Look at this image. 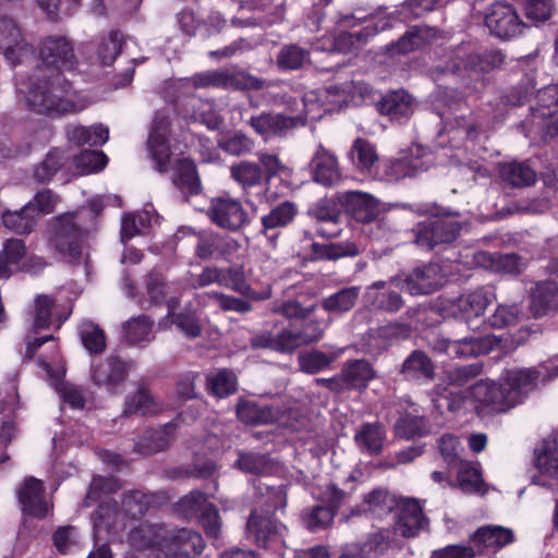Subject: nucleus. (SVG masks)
Instances as JSON below:
<instances>
[{
	"mask_svg": "<svg viewBox=\"0 0 558 558\" xmlns=\"http://www.w3.org/2000/svg\"><path fill=\"white\" fill-rule=\"evenodd\" d=\"M16 93L33 111L48 117H62L83 111L88 101L72 89L64 75L46 74L34 70L32 74H17Z\"/></svg>",
	"mask_w": 558,
	"mask_h": 558,
	"instance_id": "f257e3e1",
	"label": "nucleus"
},
{
	"mask_svg": "<svg viewBox=\"0 0 558 558\" xmlns=\"http://www.w3.org/2000/svg\"><path fill=\"white\" fill-rule=\"evenodd\" d=\"M541 372L534 368L506 369L499 383L480 380L466 390L470 399L477 409L489 408L492 411L505 412L522 401L524 395L531 391Z\"/></svg>",
	"mask_w": 558,
	"mask_h": 558,
	"instance_id": "f03ea898",
	"label": "nucleus"
},
{
	"mask_svg": "<svg viewBox=\"0 0 558 558\" xmlns=\"http://www.w3.org/2000/svg\"><path fill=\"white\" fill-rule=\"evenodd\" d=\"M496 298L493 287L483 286L457 296L442 299L439 304V312L445 318H456L470 323L483 316L487 307L496 301Z\"/></svg>",
	"mask_w": 558,
	"mask_h": 558,
	"instance_id": "7ed1b4c3",
	"label": "nucleus"
},
{
	"mask_svg": "<svg viewBox=\"0 0 558 558\" xmlns=\"http://www.w3.org/2000/svg\"><path fill=\"white\" fill-rule=\"evenodd\" d=\"M311 493L314 498L328 505L315 506L303 511L304 525L314 532L327 527L332 522L337 509L345 498V493L331 483L313 485Z\"/></svg>",
	"mask_w": 558,
	"mask_h": 558,
	"instance_id": "20e7f679",
	"label": "nucleus"
},
{
	"mask_svg": "<svg viewBox=\"0 0 558 558\" xmlns=\"http://www.w3.org/2000/svg\"><path fill=\"white\" fill-rule=\"evenodd\" d=\"M157 544V558H195L204 548L199 533L191 529L163 526Z\"/></svg>",
	"mask_w": 558,
	"mask_h": 558,
	"instance_id": "39448f33",
	"label": "nucleus"
},
{
	"mask_svg": "<svg viewBox=\"0 0 558 558\" xmlns=\"http://www.w3.org/2000/svg\"><path fill=\"white\" fill-rule=\"evenodd\" d=\"M439 1L440 0H411L405 2L398 11L391 13L388 17L379 20L373 32L368 31V26H366L363 31L341 34L336 40V47L340 49L341 41H348L350 46L361 44L365 41L367 37L392 27L395 21L403 22L422 16L425 12L433 10Z\"/></svg>",
	"mask_w": 558,
	"mask_h": 558,
	"instance_id": "423d86ee",
	"label": "nucleus"
},
{
	"mask_svg": "<svg viewBox=\"0 0 558 558\" xmlns=\"http://www.w3.org/2000/svg\"><path fill=\"white\" fill-rule=\"evenodd\" d=\"M38 58L46 74L64 75L65 72L74 70L76 60L71 43L62 36H48L38 45Z\"/></svg>",
	"mask_w": 558,
	"mask_h": 558,
	"instance_id": "0eeeda50",
	"label": "nucleus"
},
{
	"mask_svg": "<svg viewBox=\"0 0 558 558\" xmlns=\"http://www.w3.org/2000/svg\"><path fill=\"white\" fill-rule=\"evenodd\" d=\"M350 86L330 85L305 93L302 98L304 119H320L323 112H331L350 101Z\"/></svg>",
	"mask_w": 558,
	"mask_h": 558,
	"instance_id": "6e6552de",
	"label": "nucleus"
},
{
	"mask_svg": "<svg viewBox=\"0 0 558 558\" xmlns=\"http://www.w3.org/2000/svg\"><path fill=\"white\" fill-rule=\"evenodd\" d=\"M430 161L426 149L416 146L411 149L409 155L378 163L375 175L379 180L396 182L426 171Z\"/></svg>",
	"mask_w": 558,
	"mask_h": 558,
	"instance_id": "1a4fd4ad",
	"label": "nucleus"
},
{
	"mask_svg": "<svg viewBox=\"0 0 558 558\" xmlns=\"http://www.w3.org/2000/svg\"><path fill=\"white\" fill-rule=\"evenodd\" d=\"M0 50L12 66L23 63L33 53L20 25L8 16H0Z\"/></svg>",
	"mask_w": 558,
	"mask_h": 558,
	"instance_id": "9d476101",
	"label": "nucleus"
},
{
	"mask_svg": "<svg viewBox=\"0 0 558 558\" xmlns=\"http://www.w3.org/2000/svg\"><path fill=\"white\" fill-rule=\"evenodd\" d=\"M84 236V231L76 226L74 216L64 215L57 218L51 241L62 257L75 262L82 256Z\"/></svg>",
	"mask_w": 558,
	"mask_h": 558,
	"instance_id": "9b49d317",
	"label": "nucleus"
},
{
	"mask_svg": "<svg viewBox=\"0 0 558 558\" xmlns=\"http://www.w3.org/2000/svg\"><path fill=\"white\" fill-rule=\"evenodd\" d=\"M459 232L460 226L457 221L436 214L417 225L415 242L418 246L430 250L437 244L452 242Z\"/></svg>",
	"mask_w": 558,
	"mask_h": 558,
	"instance_id": "f8f14e48",
	"label": "nucleus"
},
{
	"mask_svg": "<svg viewBox=\"0 0 558 558\" xmlns=\"http://www.w3.org/2000/svg\"><path fill=\"white\" fill-rule=\"evenodd\" d=\"M339 204L355 221L368 223L387 210L386 205L369 193L345 191L337 195Z\"/></svg>",
	"mask_w": 558,
	"mask_h": 558,
	"instance_id": "ddd939ff",
	"label": "nucleus"
},
{
	"mask_svg": "<svg viewBox=\"0 0 558 558\" xmlns=\"http://www.w3.org/2000/svg\"><path fill=\"white\" fill-rule=\"evenodd\" d=\"M131 367V362L110 355L106 360L92 363L90 378L96 386L105 388L110 395H118Z\"/></svg>",
	"mask_w": 558,
	"mask_h": 558,
	"instance_id": "4468645a",
	"label": "nucleus"
},
{
	"mask_svg": "<svg viewBox=\"0 0 558 558\" xmlns=\"http://www.w3.org/2000/svg\"><path fill=\"white\" fill-rule=\"evenodd\" d=\"M247 536L264 548L278 549L284 542L287 529L269 515L253 511L246 524Z\"/></svg>",
	"mask_w": 558,
	"mask_h": 558,
	"instance_id": "2eb2a0df",
	"label": "nucleus"
},
{
	"mask_svg": "<svg viewBox=\"0 0 558 558\" xmlns=\"http://www.w3.org/2000/svg\"><path fill=\"white\" fill-rule=\"evenodd\" d=\"M482 372V366L477 363L456 366L451 369H448L445 373V381L448 387H442V385L437 386V393L444 396L448 402V409L450 411H457L461 408V405L466 400V392L461 393L456 391V388L462 387L469 384L471 380L476 378Z\"/></svg>",
	"mask_w": 558,
	"mask_h": 558,
	"instance_id": "dca6fc26",
	"label": "nucleus"
},
{
	"mask_svg": "<svg viewBox=\"0 0 558 558\" xmlns=\"http://www.w3.org/2000/svg\"><path fill=\"white\" fill-rule=\"evenodd\" d=\"M485 24L493 35L505 39L517 36L523 27L514 8L501 1L489 4L485 13Z\"/></svg>",
	"mask_w": 558,
	"mask_h": 558,
	"instance_id": "f3484780",
	"label": "nucleus"
},
{
	"mask_svg": "<svg viewBox=\"0 0 558 558\" xmlns=\"http://www.w3.org/2000/svg\"><path fill=\"white\" fill-rule=\"evenodd\" d=\"M209 217L217 226L235 231L247 222V214L241 203L230 196L213 198Z\"/></svg>",
	"mask_w": 558,
	"mask_h": 558,
	"instance_id": "a211bd4d",
	"label": "nucleus"
},
{
	"mask_svg": "<svg viewBox=\"0 0 558 558\" xmlns=\"http://www.w3.org/2000/svg\"><path fill=\"white\" fill-rule=\"evenodd\" d=\"M169 119L165 114H157L148 136L147 146L149 155L159 172H166L170 165V146L168 143Z\"/></svg>",
	"mask_w": 558,
	"mask_h": 558,
	"instance_id": "6ab92c4d",
	"label": "nucleus"
},
{
	"mask_svg": "<svg viewBox=\"0 0 558 558\" xmlns=\"http://www.w3.org/2000/svg\"><path fill=\"white\" fill-rule=\"evenodd\" d=\"M374 377L375 372L367 361L355 360L347 364L339 377L322 378L317 379V383L326 385L331 390L364 389Z\"/></svg>",
	"mask_w": 558,
	"mask_h": 558,
	"instance_id": "aec40b11",
	"label": "nucleus"
},
{
	"mask_svg": "<svg viewBox=\"0 0 558 558\" xmlns=\"http://www.w3.org/2000/svg\"><path fill=\"white\" fill-rule=\"evenodd\" d=\"M395 530L403 537L416 536L427 524L418 500L400 498L397 504Z\"/></svg>",
	"mask_w": 558,
	"mask_h": 558,
	"instance_id": "412c9836",
	"label": "nucleus"
},
{
	"mask_svg": "<svg viewBox=\"0 0 558 558\" xmlns=\"http://www.w3.org/2000/svg\"><path fill=\"white\" fill-rule=\"evenodd\" d=\"M310 170L313 180L324 186H333L342 178L337 156L322 144L315 148Z\"/></svg>",
	"mask_w": 558,
	"mask_h": 558,
	"instance_id": "4be33fe9",
	"label": "nucleus"
},
{
	"mask_svg": "<svg viewBox=\"0 0 558 558\" xmlns=\"http://www.w3.org/2000/svg\"><path fill=\"white\" fill-rule=\"evenodd\" d=\"M445 282L444 274L437 264H428L413 269L403 281V289L411 295L429 294Z\"/></svg>",
	"mask_w": 558,
	"mask_h": 558,
	"instance_id": "5701e85b",
	"label": "nucleus"
},
{
	"mask_svg": "<svg viewBox=\"0 0 558 558\" xmlns=\"http://www.w3.org/2000/svg\"><path fill=\"white\" fill-rule=\"evenodd\" d=\"M304 121L303 116L286 117L280 113L263 112L253 116L250 119V125L257 134L269 140L272 136L286 135L289 130L303 124Z\"/></svg>",
	"mask_w": 558,
	"mask_h": 558,
	"instance_id": "b1692460",
	"label": "nucleus"
},
{
	"mask_svg": "<svg viewBox=\"0 0 558 558\" xmlns=\"http://www.w3.org/2000/svg\"><path fill=\"white\" fill-rule=\"evenodd\" d=\"M535 466L538 474L534 483L547 486L550 481L558 480V436L545 439L535 450Z\"/></svg>",
	"mask_w": 558,
	"mask_h": 558,
	"instance_id": "393cba45",
	"label": "nucleus"
},
{
	"mask_svg": "<svg viewBox=\"0 0 558 558\" xmlns=\"http://www.w3.org/2000/svg\"><path fill=\"white\" fill-rule=\"evenodd\" d=\"M497 344L498 339L495 336H472L459 340H444L442 349L449 356L470 357L486 354Z\"/></svg>",
	"mask_w": 558,
	"mask_h": 558,
	"instance_id": "a878e982",
	"label": "nucleus"
},
{
	"mask_svg": "<svg viewBox=\"0 0 558 558\" xmlns=\"http://www.w3.org/2000/svg\"><path fill=\"white\" fill-rule=\"evenodd\" d=\"M43 483L35 478H27L19 490V500L23 510L29 515L44 518L49 512V504L43 497Z\"/></svg>",
	"mask_w": 558,
	"mask_h": 558,
	"instance_id": "bb28decb",
	"label": "nucleus"
},
{
	"mask_svg": "<svg viewBox=\"0 0 558 558\" xmlns=\"http://www.w3.org/2000/svg\"><path fill=\"white\" fill-rule=\"evenodd\" d=\"M472 544L476 547L477 554L483 555L486 549L498 550L513 542V532L501 525H485L471 537Z\"/></svg>",
	"mask_w": 558,
	"mask_h": 558,
	"instance_id": "cd10ccee",
	"label": "nucleus"
},
{
	"mask_svg": "<svg viewBox=\"0 0 558 558\" xmlns=\"http://www.w3.org/2000/svg\"><path fill=\"white\" fill-rule=\"evenodd\" d=\"M401 407L404 409V413L401 414L395 425L398 436L409 439L416 436L422 437L429 433L425 417L420 413L416 404L407 400L404 405Z\"/></svg>",
	"mask_w": 558,
	"mask_h": 558,
	"instance_id": "c85d7f7f",
	"label": "nucleus"
},
{
	"mask_svg": "<svg viewBox=\"0 0 558 558\" xmlns=\"http://www.w3.org/2000/svg\"><path fill=\"white\" fill-rule=\"evenodd\" d=\"M236 413L240 421L252 425L270 424L283 417L278 408L260 405L248 400H241L238 403Z\"/></svg>",
	"mask_w": 558,
	"mask_h": 558,
	"instance_id": "c756f323",
	"label": "nucleus"
},
{
	"mask_svg": "<svg viewBox=\"0 0 558 558\" xmlns=\"http://www.w3.org/2000/svg\"><path fill=\"white\" fill-rule=\"evenodd\" d=\"M558 308V288L556 282L539 281L531 291V311L535 317L546 315Z\"/></svg>",
	"mask_w": 558,
	"mask_h": 558,
	"instance_id": "7c9ffc66",
	"label": "nucleus"
},
{
	"mask_svg": "<svg viewBox=\"0 0 558 558\" xmlns=\"http://www.w3.org/2000/svg\"><path fill=\"white\" fill-rule=\"evenodd\" d=\"M159 220L153 206L145 207L142 211L133 215L128 214L121 221V241L125 243L135 235L144 232Z\"/></svg>",
	"mask_w": 558,
	"mask_h": 558,
	"instance_id": "2f4dec72",
	"label": "nucleus"
},
{
	"mask_svg": "<svg viewBox=\"0 0 558 558\" xmlns=\"http://www.w3.org/2000/svg\"><path fill=\"white\" fill-rule=\"evenodd\" d=\"M348 157L352 166L361 173H371L379 162L375 145L362 137L353 142Z\"/></svg>",
	"mask_w": 558,
	"mask_h": 558,
	"instance_id": "473e14b6",
	"label": "nucleus"
},
{
	"mask_svg": "<svg viewBox=\"0 0 558 558\" xmlns=\"http://www.w3.org/2000/svg\"><path fill=\"white\" fill-rule=\"evenodd\" d=\"M254 348H268L278 352H291L303 345L298 331L284 329L280 333L272 336L268 332L252 338Z\"/></svg>",
	"mask_w": 558,
	"mask_h": 558,
	"instance_id": "72a5a7b5",
	"label": "nucleus"
},
{
	"mask_svg": "<svg viewBox=\"0 0 558 558\" xmlns=\"http://www.w3.org/2000/svg\"><path fill=\"white\" fill-rule=\"evenodd\" d=\"M161 404L154 398L150 391L141 386L136 392L126 396L123 408V415H153L161 410Z\"/></svg>",
	"mask_w": 558,
	"mask_h": 558,
	"instance_id": "f704fd0d",
	"label": "nucleus"
},
{
	"mask_svg": "<svg viewBox=\"0 0 558 558\" xmlns=\"http://www.w3.org/2000/svg\"><path fill=\"white\" fill-rule=\"evenodd\" d=\"M175 424L169 423L159 429L145 432L135 442V450L141 454H151L166 449L172 440Z\"/></svg>",
	"mask_w": 558,
	"mask_h": 558,
	"instance_id": "c9c22d12",
	"label": "nucleus"
},
{
	"mask_svg": "<svg viewBox=\"0 0 558 558\" xmlns=\"http://www.w3.org/2000/svg\"><path fill=\"white\" fill-rule=\"evenodd\" d=\"M66 135L71 143L75 145H104L109 138V129L104 124L92 126L70 125L66 129Z\"/></svg>",
	"mask_w": 558,
	"mask_h": 558,
	"instance_id": "e433bc0d",
	"label": "nucleus"
},
{
	"mask_svg": "<svg viewBox=\"0 0 558 558\" xmlns=\"http://www.w3.org/2000/svg\"><path fill=\"white\" fill-rule=\"evenodd\" d=\"M26 256V247L20 239H9L0 252V278L7 279L20 269L22 259Z\"/></svg>",
	"mask_w": 558,
	"mask_h": 558,
	"instance_id": "4c0bfd02",
	"label": "nucleus"
},
{
	"mask_svg": "<svg viewBox=\"0 0 558 558\" xmlns=\"http://www.w3.org/2000/svg\"><path fill=\"white\" fill-rule=\"evenodd\" d=\"M458 487L465 494L484 495L487 486L482 477L480 466L475 463L460 461L457 474Z\"/></svg>",
	"mask_w": 558,
	"mask_h": 558,
	"instance_id": "58836bf2",
	"label": "nucleus"
},
{
	"mask_svg": "<svg viewBox=\"0 0 558 558\" xmlns=\"http://www.w3.org/2000/svg\"><path fill=\"white\" fill-rule=\"evenodd\" d=\"M379 111L395 120L408 119L413 112V99L404 90L393 92L381 99Z\"/></svg>",
	"mask_w": 558,
	"mask_h": 558,
	"instance_id": "ea45409f",
	"label": "nucleus"
},
{
	"mask_svg": "<svg viewBox=\"0 0 558 558\" xmlns=\"http://www.w3.org/2000/svg\"><path fill=\"white\" fill-rule=\"evenodd\" d=\"M3 226L16 233H29L37 223V215L32 204L24 205L19 210H5L2 214Z\"/></svg>",
	"mask_w": 558,
	"mask_h": 558,
	"instance_id": "a19ab883",
	"label": "nucleus"
},
{
	"mask_svg": "<svg viewBox=\"0 0 558 558\" xmlns=\"http://www.w3.org/2000/svg\"><path fill=\"white\" fill-rule=\"evenodd\" d=\"M400 373L409 380L430 379L434 375V365L424 352L415 350L404 360Z\"/></svg>",
	"mask_w": 558,
	"mask_h": 558,
	"instance_id": "79ce46f5",
	"label": "nucleus"
},
{
	"mask_svg": "<svg viewBox=\"0 0 558 558\" xmlns=\"http://www.w3.org/2000/svg\"><path fill=\"white\" fill-rule=\"evenodd\" d=\"M386 286L387 282L381 280L372 283L366 291L367 301L375 308L391 313L398 312L403 305L402 298L395 291L378 292L379 289H384Z\"/></svg>",
	"mask_w": 558,
	"mask_h": 558,
	"instance_id": "37998d69",
	"label": "nucleus"
},
{
	"mask_svg": "<svg viewBox=\"0 0 558 558\" xmlns=\"http://www.w3.org/2000/svg\"><path fill=\"white\" fill-rule=\"evenodd\" d=\"M501 180L511 186H529L535 182V171L524 162H506L500 165Z\"/></svg>",
	"mask_w": 558,
	"mask_h": 558,
	"instance_id": "c03bdc74",
	"label": "nucleus"
},
{
	"mask_svg": "<svg viewBox=\"0 0 558 558\" xmlns=\"http://www.w3.org/2000/svg\"><path fill=\"white\" fill-rule=\"evenodd\" d=\"M153 320L145 315L133 317L122 325L124 339L131 344L150 342L154 339Z\"/></svg>",
	"mask_w": 558,
	"mask_h": 558,
	"instance_id": "a18cd8bd",
	"label": "nucleus"
},
{
	"mask_svg": "<svg viewBox=\"0 0 558 558\" xmlns=\"http://www.w3.org/2000/svg\"><path fill=\"white\" fill-rule=\"evenodd\" d=\"M172 168L174 170L172 181L178 187L182 190L185 189L193 194L199 191V179L196 167L191 159L185 157L179 158Z\"/></svg>",
	"mask_w": 558,
	"mask_h": 558,
	"instance_id": "49530a36",
	"label": "nucleus"
},
{
	"mask_svg": "<svg viewBox=\"0 0 558 558\" xmlns=\"http://www.w3.org/2000/svg\"><path fill=\"white\" fill-rule=\"evenodd\" d=\"M432 29L428 27H411L398 41L390 45V54H404L412 52L424 45L430 37Z\"/></svg>",
	"mask_w": 558,
	"mask_h": 558,
	"instance_id": "de8ad7c7",
	"label": "nucleus"
},
{
	"mask_svg": "<svg viewBox=\"0 0 558 558\" xmlns=\"http://www.w3.org/2000/svg\"><path fill=\"white\" fill-rule=\"evenodd\" d=\"M354 439L361 450L376 453L384 446L385 432L377 423H365L356 432Z\"/></svg>",
	"mask_w": 558,
	"mask_h": 558,
	"instance_id": "09e8293b",
	"label": "nucleus"
},
{
	"mask_svg": "<svg viewBox=\"0 0 558 558\" xmlns=\"http://www.w3.org/2000/svg\"><path fill=\"white\" fill-rule=\"evenodd\" d=\"M123 35L119 32H110L100 37L94 45L97 60L102 65H110L121 53Z\"/></svg>",
	"mask_w": 558,
	"mask_h": 558,
	"instance_id": "8fccbe9b",
	"label": "nucleus"
},
{
	"mask_svg": "<svg viewBox=\"0 0 558 558\" xmlns=\"http://www.w3.org/2000/svg\"><path fill=\"white\" fill-rule=\"evenodd\" d=\"M477 264L492 267L495 271L505 274H518L521 271L522 262L517 254H504L493 257L490 254L480 252L474 256Z\"/></svg>",
	"mask_w": 558,
	"mask_h": 558,
	"instance_id": "3c124183",
	"label": "nucleus"
},
{
	"mask_svg": "<svg viewBox=\"0 0 558 558\" xmlns=\"http://www.w3.org/2000/svg\"><path fill=\"white\" fill-rule=\"evenodd\" d=\"M522 317L523 311L519 304H498L485 323L494 329H502L515 326Z\"/></svg>",
	"mask_w": 558,
	"mask_h": 558,
	"instance_id": "603ef678",
	"label": "nucleus"
},
{
	"mask_svg": "<svg viewBox=\"0 0 558 558\" xmlns=\"http://www.w3.org/2000/svg\"><path fill=\"white\" fill-rule=\"evenodd\" d=\"M360 294L357 287L343 288L338 292L323 299L322 307L333 314H342L350 311Z\"/></svg>",
	"mask_w": 558,
	"mask_h": 558,
	"instance_id": "864d4df0",
	"label": "nucleus"
},
{
	"mask_svg": "<svg viewBox=\"0 0 558 558\" xmlns=\"http://www.w3.org/2000/svg\"><path fill=\"white\" fill-rule=\"evenodd\" d=\"M222 276L223 279L221 286L232 289L235 292L245 295L252 300H265L270 296L269 290H264L260 293L253 291L251 287L246 283L244 274L240 269L223 268Z\"/></svg>",
	"mask_w": 558,
	"mask_h": 558,
	"instance_id": "5fc2aeb1",
	"label": "nucleus"
},
{
	"mask_svg": "<svg viewBox=\"0 0 558 558\" xmlns=\"http://www.w3.org/2000/svg\"><path fill=\"white\" fill-rule=\"evenodd\" d=\"M69 159L66 153L59 148L48 151L45 159L34 168V178L39 182H47L63 167Z\"/></svg>",
	"mask_w": 558,
	"mask_h": 558,
	"instance_id": "6e6d98bb",
	"label": "nucleus"
},
{
	"mask_svg": "<svg viewBox=\"0 0 558 558\" xmlns=\"http://www.w3.org/2000/svg\"><path fill=\"white\" fill-rule=\"evenodd\" d=\"M163 525L141 524L131 530L129 542L136 549L154 548L157 555V544Z\"/></svg>",
	"mask_w": 558,
	"mask_h": 558,
	"instance_id": "4d7b16f0",
	"label": "nucleus"
},
{
	"mask_svg": "<svg viewBox=\"0 0 558 558\" xmlns=\"http://www.w3.org/2000/svg\"><path fill=\"white\" fill-rule=\"evenodd\" d=\"M296 207L291 202H283L262 217V226L266 231L280 229L291 223L296 215Z\"/></svg>",
	"mask_w": 558,
	"mask_h": 558,
	"instance_id": "13d9d810",
	"label": "nucleus"
},
{
	"mask_svg": "<svg viewBox=\"0 0 558 558\" xmlns=\"http://www.w3.org/2000/svg\"><path fill=\"white\" fill-rule=\"evenodd\" d=\"M267 86L264 80L253 76L244 71L223 70L225 89L258 90Z\"/></svg>",
	"mask_w": 558,
	"mask_h": 558,
	"instance_id": "bf43d9fd",
	"label": "nucleus"
},
{
	"mask_svg": "<svg viewBox=\"0 0 558 558\" xmlns=\"http://www.w3.org/2000/svg\"><path fill=\"white\" fill-rule=\"evenodd\" d=\"M232 179L238 182L244 190L260 184L263 180L262 168L251 161H240L231 166Z\"/></svg>",
	"mask_w": 558,
	"mask_h": 558,
	"instance_id": "052dcab7",
	"label": "nucleus"
},
{
	"mask_svg": "<svg viewBox=\"0 0 558 558\" xmlns=\"http://www.w3.org/2000/svg\"><path fill=\"white\" fill-rule=\"evenodd\" d=\"M211 507L213 504L208 501V496L199 490L191 492L177 504L178 511L189 519H199V517Z\"/></svg>",
	"mask_w": 558,
	"mask_h": 558,
	"instance_id": "680f3d73",
	"label": "nucleus"
},
{
	"mask_svg": "<svg viewBox=\"0 0 558 558\" xmlns=\"http://www.w3.org/2000/svg\"><path fill=\"white\" fill-rule=\"evenodd\" d=\"M307 62H310V50L296 44L283 46L277 56V64L283 70H298Z\"/></svg>",
	"mask_w": 558,
	"mask_h": 558,
	"instance_id": "e2e57ef3",
	"label": "nucleus"
},
{
	"mask_svg": "<svg viewBox=\"0 0 558 558\" xmlns=\"http://www.w3.org/2000/svg\"><path fill=\"white\" fill-rule=\"evenodd\" d=\"M78 333L84 348L89 353H101L106 349L105 332L93 322H83L80 325Z\"/></svg>",
	"mask_w": 558,
	"mask_h": 558,
	"instance_id": "0e129e2a",
	"label": "nucleus"
},
{
	"mask_svg": "<svg viewBox=\"0 0 558 558\" xmlns=\"http://www.w3.org/2000/svg\"><path fill=\"white\" fill-rule=\"evenodd\" d=\"M56 304L48 295H39L34 302L33 327L35 330L46 329L54 323Z\"/></svg>",
	"mask_w": 558,
	"mask_h": 558,
	"instance_id": "69168bd1",
	"label": "nucleus"
},
{
	"mask_svg": "<svg viewBox=\"0 0 558 558\" xmlns=\"http://www.w3.org/2000/svg\"><path fill=\"white\" fill-rule=\"evenodd\" d=\"M207 385L215 396L223 398L235 392L238 380L233 372L223 368L210 374Z\"/></svg>",
	"mask_w": 558,
	"mask_h": 558,
	"instance_id": "338daca9",
	"label": "nucleus"
},
{
	"mask_svg": "<svg viewBox=\"0 0 558 558\" xmlns=\"http://www.w3.org/2000/svg\"><path fill=\"white\" fill-rule=\"evenodd\" d=\"M225 238L215 232H204L197 238L195 255L201 259H209L223 252Z\"/></svg>",
	"mask_w": 558,
	"mask_h": 558,
	"instance_id": "774afa93",
	"label": "nucleus"
}]
</instances>
